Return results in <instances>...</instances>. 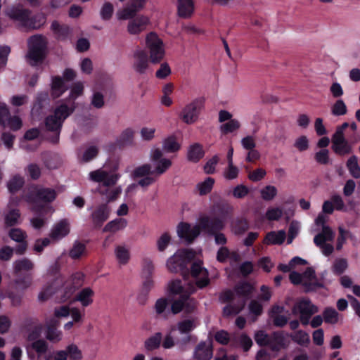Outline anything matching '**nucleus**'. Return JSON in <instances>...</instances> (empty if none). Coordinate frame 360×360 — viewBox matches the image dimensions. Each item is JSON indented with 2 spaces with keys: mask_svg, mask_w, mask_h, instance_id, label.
Returning a JSON list of instances; mask_svg holds the SVG:
<instances>
[{
  "mask_svg": "<svg viewBox=\"0 0 360 360\" xmlns=\"http://www.w3.org/2000/svg\"><path fill=\"white\" fill-rule=\"evenodd\" d=\"M89 179L96 183L102 184L104 186L110 187L116 184L118 175L115 168H108L105 165L102 168L91 172L89 174Z\"/></svg>",
  "mask_w": 360,
  "mask_h": 360,
  "instance_id": "1a4fd4ad",
  "label": "nucleus"
},
{
  "mask_svg": "<svg viewBox=\"0 0 360 360\" xmlns=\"http://www.w3.org/2000/svg\"><path fill=\"white\" fill-rule=\"evenodd\" d=\"M150 158L153 169L148 164L136 168V188L145 189L156 181V177L165 174L172 166L170 159L164 158L163 153L159 148H153L150 152Z\"/></svg>",
  "mask_w": 360,
  "mask_h": 360,
  "instance_id": "f257e3e1",
  "label": "nucleus"
},
{
  "mask_svg": "<svg viewBox=\"0 0 360 360\" xmlns=\"http://www.w3.org/2000/svg\"><path fill=\"white\" fill-rule=\"evenodd\" d=\"M116 18L118 20L128 21V32L135 34V3L131 1L125 4L116 12Z\"/></svg>",
  "mask_w": 360,
  "mask_h": 360,
  "instance_id": "4468645a",
  "label": "nucleus"
},
{
  "mask_svg": "<svg viewBox=\"0 0 360 360\" xmlns=\"http://www.w3.org/2000/svg\"><path fill=\"white\" fill-rule=\"evenodd\" d=\"M261 198L266 201L272 200L278 193L277 188L272 185H267L259 191Z\"/></svg>",
  "mask_w": 360,
  "mask_h": 360,
  "instance_id": "de8ad7c7",
  "label": "nucleus"
},
{
  "mask_svg": "<svg viewBox=\"0 0 360 360\" xmlns=\"http://www.w3.org/2000/svg\"><path fill=\"white\" fill-rule=\"evenodd\" d=\"M34 263L28 258H22L13 263L14 273L18 274L21 271H29L34 269Z\"/></svg>",
  "mask_w": 360,
  "mask_h": 360,
  "instance_id": "72a5a7b5",
  "label": "nucleus"
},
{
  "mask_svg": "<svg viewBox=\"0 0 360 360\" xmlns=\"http://www.w3.org/2000/svg\"><path fill=\"white\" fill-rule=\"evenodd\" d=\"M352 237V234L350 231L344 229L342 227L339 228V236L337 241V249H342V246L345 243L347 239Z\"/></svg>",
  "mask_w": 360,
  "mask_h": 360,
  "instance_id": "0e129e2a",
  "label": "nucleus"
},
{
  "mask_svg": "<svg viewBox=\"0 0 360 360\" xmlns=\"http://www.w3.org/2000/svg\"><path fill=\"white\" fill-rule=\"evenodd\" d=\"M240 169L238 167L235 166L233 163L228 164L227 167L223 172V176L226 179L232 180L238 177Z\"/></svg>",
  "mask_w": 360,
  "mask_h": 360,
  "instance_id": "680f3d73",
  "label": "nucleus"
},
{
  "mask_svg": "<svg viewBox=\"0 0 360 360\" xmlns=\"http://www.w3.org/2000/svg\"><path fill=\"white\" fill-rule=\"evenodd\" d=\"M85 245L80 242L76 241L73 244V246L69 254L71 258L75 259L82 257L85 253Z\"/></svg>",
  "mask_w": 360,
  "mask_h": 360,
  "instance_id": "13d9d810",
  "label": "nucleus"
},
{
  "mask_svg": "<svg viewBox=\"0 0 360 360\" xmlns=\"http://www.w3.org/2000/svg\"><path fill=\"white\" fill-rule=\"evenodd\" d=\"M47 41L45 37L35 35L28 41L29 50L26 55L27 61L32 66L42 63L46 53Z\"/></svg>",
  "mask_w": 360,
  "mask_h": 360,
  "instance_id": "423d86ee",
  "label": "nucleus"
},
{
  "mask_svg": "<svg viewBox=\"0 0 360 360\" xmlns=\"http://www.w3.org/2000/svg\"><path fill=\"white\" fill-rule=\"evenodd\" d=\"M17 198L11 197L8 204V211L5 213L4 220L7 226H12L20 222V214L19 210L13 207L18 204Z\"/></svg>",
  "mask_w": 360,
  "mask_h": 360,
  "instance_id": "aec40b11",
  "label": "nucleus"
},
{
  "mask_svg": "<svg viewBox=\"0 0 360 360\" xmlns=\"http://www.w3.org/2000/svg\"><path fill=\"white\" fill-rule=\"evenodd\" d=\"M57 324V321L53 318L51 319H46L45 321V325L47 328L46 338L53 343H58L60 342L63 338L62 331L55 328Z\"/></svg>",
  "mask_w": 360,
  "mask_h": 360,
  "instance_id": "b1692460",
  "label": "nucleus"
},
{
  "mask_svg": "<svg viewBox=\"0 0 360 360\" xmlns=\"http://www.w3.org/2000/svg\"><path fill=\"white\" fill-rule=\"evenodd\" d=\"M70 230L69 221L67 219H61L53 226L49 236L53 240H59L68 236Z\"/></svg>",
  "mask_w": 360,
  "mask_h": 360,
  "instance_id": "5701e85b",
  "label": "nucleus"
},
{
  "mask_svg": "<svg viewBox=\"0 0 360 360\" xmlns=\"http://www.w3.org/2000/svg\"><path fill=\"white\" fill-rule=\"evenodd\" d=\"M252 290V286L248 283H242L236 291L226 290L221 295V300L224 302H229L237 300V297L250 293Z\"/></svg>",
  "mask_w": 360,
  "mask_h": 360,
  "instance_id": "393cba45",
  "label": "nucleus"
},
{
  "mask_svg": "<svg viewBox=\"0 0 360 360\" xmlns=\"http://www.w3.org/2000/svg\"><path fill=\"white\" fill-rule=\"evenodd\" d=\"M56 198V192L52 188H33L30 195L27 197V201L37 204L40 202H51Z\"/></svg>",
  "mask_w": 360,
  "mask_h": 360,
  "instance_id": "2eb2a0df",
  "label": "nucleus"
},
{
  "mask_svg": "<svg viewBox=\"0 0 360 360\" xmlns=\"http://www.w3.org/2000/svg\"><path fill=\"white\" fill-rule=\"evenodd\" d=\"M284 311V308L283 307L275 306L271 309V314L274 317V323L275 325L278 326H284L287 321L288 318L280 315L279 314L282 313Z\"/></svg>",
  "mask_w": 360,
  "mask_h": 360,
  "instance_id": "49530a36",
  "label": "nucleus"
},
{
  "mask_svg": "<svg viewBox=\"0 0 360 360\" xmlns=\"http://www.w3.org/2000/svg\"><path fill=\"white\" fill-rule=\"evenodd\" d=\"M32 284V278L30 275H25L14 280L7 291V297L11 300L13 306H18L21 302V295L15 294L13 290L17 292H23Z\"/></svg>",
  "mask_w": 360,
  "mask_h": 360,
  "instance_id": "9b49d317",
  "label": "nucleus"
},
{
  "mask_svg": "<svg viewBox=\"0 0 360 360\" xmlns=\"http://www.w3.org/2000/svg\"><path fill=\"white\" fill-rule=\"evenodd\" d=\"M9 236L12 240L20 243L15 249L16 253L19 255L23 254L27 247V244L25 240L27 237L26 233L20 229H12L9 232Z\"/></svg>",
  "mask_w": 360,
  "mask_h": 360,
  "instance_id": "a878e982",
  "label": "nucleus"
},
{
  "mask_svg": "<svg viewBox=\"0 0 360 360\" xmlns=\"http://www.w3.org/2000/svg\"><path fill=\"white\" fill-rule=\"evenodd\" d=\"M116 259L120 265H125L129 260V249L125 245H118L115 249Z\"/></svg>",
  "mask_w": 360,
  "mask_h": 360,
  "instance_id": "ea45409f",
  "label": "nucleus"
},
{
  "mask_svg": "<svg viewBox=\"0 0 360 360\" xmlns=\"http://www.w3.org/2000/svg\"><path fill=\"white\" fill-rule=\"evenodd\" d=\"M181 148L175 136L171 135L164 139L162 141V149L168 153L177 152Z\"/></svg>",
  "mask_w": 360,
  "mask_h": 360,
  "instance_id": "f704fd0d",
  "label": "nucleus"
},
{
  "mask_svg": "<svg viewBox=\"0 0 360 360\" xmlns=\"http://www.w3.org/2000/svg\"><path fill=\"white\" fill-rule=\"evenodd\" d=\"M126 226L127 221L124 219H118L112 220L106 224L103 228V231L115 233L124 229Z\"/></svg>",
  "mask_w": 360,
  "mask_h": 360,
  "instance_id": "c03bdc74",
  "label": "nucleus"
},
{
  "mask_svg": "<svg viewBox=\"0 0 360 360\" xmlns=\"http://www.w3.org/2000/svg\"><path fill=\"white\" fill-rule=\"evenodd\" d=\"M328 221V217L323 214H320L315 220V224L317 226H321L322 231L317 234L314 239L315 244L321 250V252L325 255H329L333 251V246L331 242L334 238V233L332 229L326 225Z\"/></svg>",
  "mask_w": 360,
  "mask_h": 360,
  "instance_id": "20e7f679",
  "label": "nucleus"
},
{
  "mask_svg": "<svg viewBox=\"0 0 360 360\" xmlns=\"http://www.w3.org/2000/svg\"><path fill=\"white\" fill-rule=\"evenodd\" d=\"M332 148L340 155H346L351 152L352 146L346 141L344 136L341 135L340 131L335 132L332 138Z\"/></svg>",
  "mask_w": 360,
  "mask_h": 360,
  "instance_id": "4be33fe9",
  "label": "nucleus"
},
{
  "mask_svg": "<svg viewBox=\"0 0 360 360\" xmlns=\"http://www.w3.org/2000/svg\"><path fill=\"white\" fill-rule=\"evenodd\" d=\"M347 260L344 258H338L334 261L331 270L334 274L340 275L347 270Z\"/></svg>",
  "mask_w": 360,
  "mask_h": 360,
  "instance_id": "8fccbe9b",
  "label": "nucleus"
},
{
  "mask_svg": "<svg viewBox=\"0 0 360 360\" xmlns=\"http://www.w3.org/2000/svg\"><path fill=\"white\" fill-rule=\"evenodd\" d=\"M292 340L302 346H307L310 342L309 335L303 330L297 331L292 336Z\"/></svg>",
  "mask_w": 360,
  "mask_h": 360,
  "instance_id": "052dcab7",
  "label": "nucleus"
},
{
  "mask_svg": "<svg viewBox=\"0 0 360 360\" xmlns=\"http://www.w3.org/2000/svg\"><path fill=\"white\" fill-rule=\"evenodd\" d=\"M156 129L153 126H144L139 130L140 139L143 141H150L155 136Z\"/></svg>",
  "mask_w": 360,
  "mask_h": 360,
  "instance_id": "09e8293b",
  "label": "nucleus"
},
{
  "mask_svg": "<svg viewBox=\"0 0 360 360\" xmlns=\"http://www.w3.org/2000/svg\"><path fill=\"white\" fill-rule=\"evenodd\" d=\"M198 323L196 319H184L181 321H179L176 326L173 327L172 328H175L176 330H178L180 334H188L190 332L193 330Z\"/></svg>",
  "mask_w": 360,
  "mask_h": 360,
  "instance_id": "473e14b6",
  "label": "nucleus"
},
{
  "mask_svg": "<svg viewBox=\"0 0 360 360\" xmlns=\"http://www.w3.org/2000/svg\"><path fill=\"white\" fill-rule=\"evenodd\" d=\"M48 95L46 94H40L37 97L36 103L34 104L31 110V115L33 120L37 119L40 115L41 109V101L46 100Z\"/></svg>",
  "mask_w": 360,
  "mask_h": 360,
  "instance_id": "4d7b16f0",
  "label": "nucleus"
},
{
  "mask_svg": "<svg viewBox=\"0 0 360 360\" xmlns=\"http://www.w3.org/2000/svg\"><path fill=\"white\" fill-rule=\"evenodd\" d=\"M195 257L196 252L191 250H179L167 260V268L171 272H179L184 269L188 262Z\"/></svg>",
  "mask_w": 360,
  "mask_h": 360,
  "instance_id": "6e6552de",
  "label": "nucleus"
},
{
  "mask_svg": "<svg viewBox=\"0 0 360 360\" xmlns=\"http://www.w3.org/2000/svg\"><path fill=\"white\" fill-rule=\"evenodd\" d=\"M212 341L200 342L195 348L193 357L195 360H210L212 358Z\"/></svg>",
  "mask_w": 360,
  "mask_h": 360,
  "instance_id": "412c9836",
  "label": "nucleus"
},
{
  "mask_svg": "<svg viewBox=\"0 0 360 360\" xmlns=\"http://www.w3.org/2000/svg\"><path fill=\"white\" fill-rule=\"evenodd\" d=\"M146 48L148 50L150 60L153 63L161 61L165 56V45L160 36L154 32L148 33L144 39Z\"/></svg>",
  "mask_w": 360,
  "mask_h": 360,
  "instance_id": "0eeeda50",
  "label": "nucleus"
},
{
  "mask_svg": "<svg viewBox=\"0 0 360 360\" xmlns=\"http://www.w3.org/2000/svg\"><path fill=\"white\" fill-rule=\"evenodd\" d=\"M168 289L172 294L179 295V299L174 301L172 305L173 313H179L184 307L188 311L194 308L195 302L189 298L190 295L195 291L193 286L185 288L180 281L174 280L169 283Z\"/></svg>",
  "mask_w": 360,
  "mask_h": 360,
  "instance_id": "7ed1b4c3",
  "label": "nucleus"
},
{
  "mask_svg": "<svg viewBox=\"0 0 360 360\" xmlns=\"http://www.w3.org/2000/svg\"><path fill=\"white\" fill-rule=\"evenodd\" d=\"M105 100L102 93L94 91L91 97V105L96 108H101L104 106Z\"/></svg>",
  "mask_w": 360,
  "mask_h": 360,
  "instance_id": "69168bd1",
  "label": "nucleus"
},
{
  "mask_svg": "<svg viewBox=\"0 0 360 360\" xmlns=\"http://www.w3.org/2000/svg\"><path fill=\"white\" fill-rule=\"evenodd\" d=\"M347 111V105L342 99L337 100L331 106V112L335 116L344 115Z\"/></svg>",
  "mask_w": 360,
  "mask_h": 360,
  "instance_id": "6e6d98bb",
  "label": "nucleus"
},
{
  "mask_svg": "<svg viewBox=\"0 0 360 360\" xmlns=\"http://www.w3.org/2000/svg\"><path fill=\"white\" fill-rule=\"evenodd\" d=\"M318 311V307L312 304L311 302L307 298H302L297 301L292 308V313L300 315V321L304 326L309 323L311 316Z\"/></svg>",
  "mask_w": 360,
  "mask_h": 360,
  "instance_id": "ddd939ff",
  "label": "nucleus"
},
{
  "mask_svg": "<svg viewBox=\"0 0 360 360\" xmlns=\"http://www.w3.org/2000/svg\"><path fill=\"white\" fill-rule=\"evenodd\" d=\"M177 13L181 18H190L195 10L193 0H177Z\"/></svg>",
  "mask_w": 360,
  "mask_h": 360,
  "instance_id": "bb28decb",
  "label": "nucleus"
},
{
  "mask_svg": "<svg viewBox=\"0 0 360 360\" xmlns=\"http://www.w3.org/2000/svg\"><path fill=\"white\" fill-rule=\"evenodd\" d=\"M290 280L293 284L302 285L307 291H314L324 287L323 274L321 278H318L311 267L307 268L302 274L296 271L291 272Z\"/></svg>",
  "mask_w": 360,
  "mask_h": 360,
  "instance_id": "39448f33",
  "label": "nucleus"
},
{
  "mask_svg": "<svg viewBox=\"0 0 360 360\" xmlns=\"http://www.w3.org/2000/svg\"><path fill=\"white\" fill-rule=\"evenodd\" d=\"M121 188L120 187H108L105 191H101L103 195H105L108 202L112 201L118 198L121 193Z\"/></svg>",
  "mask_w": 360,
  "mask_h": 360,
  "instance_id": "774afa93",
  "label": "nucleus"
},
{
  "mask_svg": "<svg viewBox=\"0 0 360 360\" xmlns=\"http://www.w3.org/2000/svg\"><path fill=\"white\" fill-rule=\"evenodd\" d=\"M347 167L350 174L354 178L360 177V167L359 166L357 158L352 156L347 162Z\"/></svg>",
  "mask_w": 360,
  "mask_h": 360,
  "instance_id": "864d4df0",
  "label": "nucleus"
},
{
  "mask_svg": "<svg viewBox=\"0 0 360 360\" xmlns=\"http://www.w3.org/2000/svg\"><path fill=\"white\" fill-rule=\"evenodd\" d=\"M70 360H82L83 354L79 347L75 343H70L65 348Z\"/></svg>",
  "mask_w": 360,
  "mask_h": 360,
  "instance_id": "a18cd8bd",
  "label": "nucleus"
},
{
  "mask_svg": "<svg viewBox=\"0 0 360 360\" xmlns=\"http://www.w3.org/2000/svg\"><path fill=\"white\" fill-rule=\"evenodd\" d=\"M205 218L208 219V224L205 227H203V229L207 230L208 232H214L215 231L220 230L223 229L225 225V216L215 218L211 221L208 217Z\"/></svg>",
  "mask_w": 360,
  "mask_h": 360,
  "instance_id": "37998d69",
  "label": "nucleus"
},
{
  "mask_svg": "<svg viewBox=\"0 0 360 360\" xmlns=\"http://www.w3.org/2000/svg\"><path fill=\"white\" fill-rule=\"evenodd\" d=\"M161 341L162 335L160 333H157L146 340L145 347L148 350H153L160 346Z\"/></svg>",
  "mask_w": 360,
  "mask_h": 360,
  "instance_id": "bf43d9fd",
  "label": "nucleus"
},
{
  "mask_svg": "<svg viewBox=\"0 0 360 360\" xmlns=\"http://www.w3.org/2000/svg\"><path fill=\"white\" fill-rule=\"evenodd\" d=\"M323 320L326 323L336 324L342 316L333 307H326L323 311Z\"/></svg>",
  "mask_w": 360,
  "mask_h": 360,
  "instance_id": "e433bc0d",
  "label": "nucleus"
},
{
  "mask_svg": "<svg viewBox=\"0 0 360 360\" xmlns=\"http://www.w3.org/2000/svg\"><path fill=\"white\" fill-rule=\"evenodd\" d=\"M84 89V83L82 82H77L72 84L70 88L68 98L66 101H63L60 103H66L69 105L71 103H74L76 105L75 101L83 94Z\"/></svg>",
  "mask_w": 360,
  "mask_h": 360,
  "instance_id": "2f4dec72",
  "label": "nucleus"
},
{
  "mask_svg": "<svg viewBox=\"0 0 360 360\" xmlns=\"http://www.w3.org/2000/svg\"><path fill=\"white\" fill-rule=\"evenodd\" d=\"M283 214V210L280 207H271L266 212V217L268 220H278Z\"/></svg>",
  "mask_w": 360,
  "mask_h": 360,
  "instance_id": "338daca9",
  "label": "nucleus"
},
{
  "mask_svg": "<svg viewBox=\"0 0 360 360\" xmlns=\"http://www.w3.org/2000/svg\"><path fill=\"white\" fill-rule=\"evenodd\" d=\"M63 79L60 77H55L52 79L51 95L53 98L60 97L67 90Z\"/></svg>",
  "mask_w": 360,
  "mask_h": 360,
  "instance_id": "c756f323",
  "label": "nucleus"
},
{
  "mask_svg": "<svg viewBox=\"0 0 360 360\" xmlns=\"http://www.w3.org/2000/svg\"><path fill=\"white\" fill-rule=\"evenodd\" d=\"M6 15L13 20L19 22L24 26H32L30 22V13L20 6H12L6 11Z\"/></svg>",
  "mask_w": 360,
  "mask_h": 360,
  "instance_id": "6ab92c4d",
  "label": "nucleus"
},
{
  "mask_svg": "<svg viewBox=\"0 0 360 360\" xmlns=\"http://www.w3.org/2000/svg\"><path fill=\"white\" fill-rule=\"evenodd\" d=\"M153 266L150 261L146 262L142 270V275L145 277L146 280L143 283V291L147 292L153 286V281L149 276L151 274Z\"/></svg>",
  "mask_w": 360,
  "mask_h": 360,
  "instance_id": "58836bf2",
  "label": "nucleus"
},
{
  "mask_svg": "<svg viewBox=\"0 0 360 360\" xmlns=\"http://www.w3.org/2000/svg\"><path fill=\"white\" fill-rule=\"evenodd\" d=\"M203 155L204 151L202 147L198 143L191 145L188 149V159L191 162H198Z\"/></svg>",
  "mask_w": 360,
  "mask_h": 360,
  "instance_id": "4c0bfd02",
  "label": "nucleus"
},
{
  "mask_svg": "<svg viewBox=\"0 0 360 360\" xmlns=\"http://www.w3.org/2000/svg\"><path fill=\"white\" fill-rule=\"evenodd\" d=\"M217 259L219 262H224L226 259L229 258L231 260L237 261L239 255L236 252L229 253L226 248H221L217 252Z\"/></svg>",
  "mask_w": 360,
  "mask_h": 360,
  "instance_id": "e2e57ef3",
  "label": "nucleus"
},
{
  "mask_svg": "<svg viewBox=\"0 0 360 360\" xmlns=\"http://www.w3.org/2000/svg\"><path fill=\"white\" fill-rule=\"evenodd\" d=\"M94 291L89 287L79 290L75 297V300L79 302L82 307H88L94 302Z\"/></svg>",
  "mask_w": 360,
  "mask_h": 360,
  "instance_id": "cd10ccee",
  "label": "nucleus"
},
{
  "mask_svg": "<svg viewBox=\"0 0 360 360\" xmlns=\"http://www.w3.org/2000/svg\"><path fill=\"white\" fill-rule=\"evenodd\" d=\"M286 238V233L284 231H271L268 233L264 240V243L266 245H281Z\"/></svg>",
  "mask_w": 360,
  "mask_h": 360,
  "instance_id": "7c9ffc66",
  "label": "nucleus"
},
{
  "mask_svg": "<svg viewBox=\"0 0 360 360\" xmlns=\"http://www.w3.org/2000/svg\"><path fill=\"white\" fill-rule=\"evenodd\" d=\"M172 74L170 65L167 62L160 63L159 68L155 71V77L159 79H165Z\"/></svg>",
  "mask_w": 360,
  "mask_h": 360,
  "instance_id": "5fc2aeb1",
  "label": "nucleus"
},
{
  "mask_svg": "<svg viewBox=\"0 0 360 360\" xmlns=\"http://www.w3.org/2000/svg\"><path fill=\"white\" fill-rule=\"evenodd\" d=\"M150 58L148 56L141 52L136 56V74H145L150 68Z\"/></svg>",
  "mask_w": 360,
  "mask_h": 360,
  "instance_id": "c9c22d12",
  "label": "nucleus"
},
{
  "mask_svg": "<svg viewBox=\"0 0 360 360\" xmlns=\"http://www.w3.org/2000/svg\"><path fill=\"white\" fill-rule=\"evenodd\" d=\"M110 214V209L107 205H101L92 213V220L95 225L101 226L106 221Z\"/></svg>",
  "mask_w": 360,
  "mask_h": 360,
  "instance_id": "c85d7f7f",
  "label": "nucleus"
},
{
  "mask_svg": "<svg viewBox=\"0 0 360 360\" xmlns=\"http://www.w3.org/2000/svg\"><path fill=\"white\" fill-rule=\"evenodd\" d=\"M24 184V179L20 175L13 176L7 184L10 192L14 193L18 191Z\"/></svg>",
  "mask_w": 360,
  "mask_h": 360,
  "instance_id": "603ef678",
  "label": "nucleus"
},
{
  "mask_svg": "<svg viewBox=\"0 0 360 360\" xmlns=\"http://www.w3.org/2000/svg\"><path fill=\"white\" fill-rule=\"evenodd\" d=\"M0 124L16 131L22 127V122L18 115L11 116L6 103H0Z\"/></svg>",
  "mask_w": 360,
  "mask_h": 360,
  "instance_id": "dca6fc26",
  "label": "nucleus"
},
{
  "mask_svg": "<svg viewBox=\"0 0 360 360\" xmlns=\"http://www.w3.org/2000/svg\"><path fill=\"white\" fill-rule=\"evenodd\" d=\"M214 182L213 178L207 177L204 181L198 183L195 189L199 195H206L212 191Z\"/></svg>",
  "mask_w": 360,
  "mask_h": 360,
  "instance_id": "a19ab883",
  "label": "nucleus"
},
{
  "mask_svg": "<svg viewBox=\"0 0 360 360\" xmlns=\"http://www.w3.org/2000/svg\"><path fill=\"white\" fill-rule=\"evenodd\" d=\"M201 105V101L198 99L186 105L181 114V118L183 122L188 124L195 123L198 119Z\"/></svg>",
  "mask_w": 360,
  "mask_h": 360,
  "instance_id": "f3484780",
  "label": "nucleus"
},
{
  "mask_svg": "<svg viewBox=\"0 0 360 360\" xmlns=\"http://www.w3.org/2000/svg\"><path fill=\"white\" fill-rule=\"evenodd\" d=\"M39 134V130L37 128L27 130L24 135V139L21 141L20 147L26 149L27 150H33L34 148H29L27 141H31L37 139Z\"/></svg>",
  "mask_w": 360,
  "mask_h": 360,
  "instance_id": "3c124183",
  "label": "nucleus"
},
{
  "mask_svg": "<svg viewBox=\"0 0 360 360\" xmlns=\"http://www.w3.org/2000/svg\"><path fill=\"white\" fill-rule=\"evenodd\" d=\"M218 121L221 123L219 131L222 134H234L241 128L240 120L233 118V114L226 110H219Z\"/></svg>",
  "mask_w": 360,
  "mask_h": 360,
  "instance_id": "f8f14e48",
  "label": "nucleus"
},
{
  "mask_svg": "<svg viewBox=\"0 0 360 360\" xmlns=\"http://www.w3.org/2000/svg\"><path fill=\"white\" fill-rule=\"evenodd\" d=\"M51 30L59 39H65L69 33L70 28L67 25H60L57 21H53L51 26Z\"/></svg>",
  "mask_w": 360,
  "mask_h": 360,
  "instance_id": "79ce46f5",
  "label": "nucleus"
},
{
  "mask_svg": "<svg viewBox=\"0 0 360 360\" xmlns=\"http://www.w3.org/2000/svg\"><path fill=\"white\" fill-rule=\"evenodd\" d=\"M191 276L193 277L196 285L200 288H204L210 283L208 271L207 269L202 266L200 261L194 262L191 266Z\"/></svg>",
  "mask_w": 360,
  "mask_h": 360,
  "instance_id": "a211bd4d",
  "label": "nucleus"
},
{
  "mask_svg": "<svg viewBox=\"0 0 360 360\" xmlns=\"http://www.w3.org/2000/svg\"><path fill=\"white\" fill-rule=\"evenodd\" d=\"M75 110V105L73 102L69 105L66 103H60L55 108L53 113L46 117V129L53 133V136L50 138L51 142L53 143H58L64 121L73 113Z\"/></svg>",
  "mask_w": 360,
  "mask_h": 360,
  "instance_id": "f03ea898",
  "label": "nucleus"
},
{
  "mask_svg": "<svg viewBox=\"0 0 360 360\" xmlns=\"http://www.w3.org/2000/svg\"><path fill=\"white\" fill-rule=\"evenodd\" d=\"M207 224L208 219L206 218H201L199 224L195 225L181 222L176 227V233L180 238L188 242H191L199 235L200 231L203 229V227H205Z\"/></svg>",
  "mask_w": 360,
  "mask_h": 360,
  "instance_id": "9d476101",
  "label": "nucleus"
}]
</instances>
